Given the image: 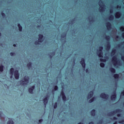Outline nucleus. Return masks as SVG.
<instances>
[{
  "label": "nucleus",
  "mask_w": 124,
  "mask_h": 124,
  "mask_svg": "<svg viewBox=\"0 0 124 124\" xmlns=\"http://www.w3.org/2000/svg\"><path fill=\"white\" fill-rule=\"evenodd\" d=\"M10 74H11V75H13V74H14V77L15 79H16V80H18L20 77L19 71H18V70H16L14 71V68H11L10 69Z\"/></svg>",
  "instance_id": "obj_1"
},
{
  "label": "nucleus",
  "mask_w": 124,
  "mask_h": 124,
  "mask_svg": "<svg viewBox=\"0 0 124 124\" xmlns=\"http://www.w3.org/2000/svg\"><path fill=\"white\" fill-rule=\"evenodd\" d=\"M121 112H122V109L120 108H117L114 111L109 112L108 114V116L109 117H111V116H113V115H115L116 113H121Z\"/></svg>",
  "instance_id": "obj_2"
},
{
  "label": "nucleus",
  "mask_w": 124,
  "mask_h": 124,
  "mask_svg": "<svg viewBox=\"0 0 124 124\" xmlns=\"http://www.w3.org/2000/svg\"><path fill=\"white\" fill-rule=\"evenodd\" d=\"M112 62L113 63V65L116 66L117 64H119L120 63V61H117V57L116 56H114L112 58Z\"/></svg>",
  "instance_id": "obj_3"
},
{
  "label": "nucleus",
  "mask_w": 124,
  "mask_h": 124,
  "mask_svg": "<svg viewBox=\"0 0 124 124\" xmlns=\"http://www.w3.org/2000/svg\"><path fill=\"white\" fill-rule=\"evenodd\" d=\"M100 96L101 98H103V99L107 100L109 98V95L106 94L104 93H101Z\"/></svg>",
  "instance_id": "obj_4"
},
{
  "label": "nucleus",
  "mask_w": 124,
  "mask_h": 124,
  "mask_svg": "<svg viewBox=\"0 0 124 124\" xmlns=\"http://www.w3.org/2000/svg\"><path fill=\"white\" fill-rule=\"evenodd\" d=\"M38 42H39L40 43H42V42L43 41H44V39H43V37H44V36H43V34H39L38 35Z\"/></svg>",
  "instance_id": "obj_5"
},
{
  "label": "nucleus",
  "mask_w": 124,
  "mask_h": 124,
  "mask_svg": "<svg viewBox=\"0 0 124 124\" xmlns=\"http://www.w3.org/2000/svg\"><path fill=\"white\" fill-rule=\"evenodd\" d=\"M48 99H49V95H46L45 98L43 99L44 104L46 107V105H47V104L48 103Z\"/></svg>",
  "instance_id": "obj_6"
},
{
  "label": "nucleus",
  "mask_w": 124,
  "mask_h": 124,
  "mask_svg": "<svg viewBox=\"0 0 124 124\" xmlns=\"http://www.w3.org/2000/svg\"><path fill=\"white\" fill-rule=\"evenodd\" d=\"M22 81H21V82H22L21 83V85H28V83H29V78H24Z\"/></svg>",
  "instance_id": "obj_7"
},
{
  "label": "nucleus",
  "mask_w": 124,
  "mask_h": 124,
  "mask_svg": "<svg viewBox=\"0 0 124 124\" xmlns=\"http://www.w3.org/2000/svg\"><path fill=\"white\" fill-rule=\"evenodd\" d=\"M80 64L82 65L83 69L86 68V63L85 62V58H82L81 61L80 62Z\"/></svg>",
  "instance_id": "obj_8"
},
{
  "label": "nucleus",
  "mask_w": 124,
  "mask_h": 124,
  "mask_svg": "<svg viewBox=\"0 0 124 124\" xmlns=\"http://www.w3.org/2000/svg\"><path fill=\"white\" fill-rule=\"evenodd\" d=\"M113 94L110 96V99L111 100H116L117 98V93H116V91H113Z\"/></svg>",
  "instance_id": "obj_9"
},
{
  "label": "nucleus",
  "mask_w": 124,
  "mask_h": 124,
  "mask_svg": "<svg viewBox=\"0 0 124 124\" xmlns=\"http://www.w3.org/2000/svg\"><path fill=\"white\" fill-rule=\"evenodd\" d=\"M61 95H62V99L63 101H66V96H65V94L64 93V92L63 91H61Z\"/></svg>",
  "instance_id": "obj_10"
},
{
  "label": "nucleus",
  "mask_w": 124,
  "mask_h": 124,
  "mask_svg": "<svg viewBox=\"0 0 124 124\" xmlns=\"http://www.w3.org/2000/svg\"><path fill=\"white\" fill-rule=\"evenodd\" d=\"M99 5L100 6V8L99 9V12H104V11H105V10H104V7H103L104 6V5L99 4Z\"/></svg>",
  "instance_id": "obj_11"
},
{
  "label": "nucleus",
  "mask_w": 124,
  "mask_h": 124,
  "mask_svg": "<svg viewBox=\"0 0 124 124\" xmlns=\"http://www.w3.org/2000/svg\"><path fill=\"white\" fill-rule=\"evenodd\" d=\"M93 91H90L88 94L87 96V99H90L91 98H92V97H93Z\"/></svg>",
  "instance_id": "obj_12"
},
{
  "label": "nucleus",
  "mask_w": 124,
  "mask_h": 124,
  "mask_svg": "<svg viewBox=\"0 0 124 124\" xmlns=\"http://www.w3.org/2000/svg\"><path fill=\"white\" fill-rule=\"evenodd\" d=\"M35 88V86L33 85L31 88H29L28 91L30 93H33V90Z\"/></svg>",
  "instance_id": "obj_13"
},
{
  "label": "nucleus",
  "mask_w": 124,
  "mask_h": 124,
  "mask_svg": "<svg viewBox=\"0 0 124 124\" xmlns=\"http://www.w3.org/2000/svg\"><path fill=\"white\" fill-rule=\"evenodd\" d=\"M121 16H122V13L120 12H117L115 14V17L116 19H119L121 18Z\"/></svg>",
  "instance_id": "obj_14"
},
{
  "label": "nucleus",
  "mask_w": 124,
  "mask_h": 124,
  "mask_svg": "<svg viewBox=\"0 0 124 124\" xmlns=\"http://www.w3.org/2000/svg\"><path fill=\"white\" fill-rule=\"evenodd\" d=\"M111 48V45L110 44V42H107V46H106V49L107 51H109Z\"/></svg>",
  "instance_id": "obj_15"
},
{
  "label": "nucleus",
  "mask_w": 124,
  "mask_h": 124,
  "mask_svg": "<svg viewBox=\"0 0 124 124\" xmlns=\"http://www.w3.org/2000/svg\"><path fill=\"white\" fill-rule=\"evenodd\" d=\"M106 27L107 28V29L108 30H110V29H111V27H112V25L111 24V23L108 22L106 24Z\"/></svg>",
  "instance_id": "obj_16"
},
{
  "label": "nucleus",
  "mask_w": 124,
  "mask_h": 124,
  "mask_svg": "<svg viewBox=\"0 0 124 124\" xmlns=\"http://www.w3.org/2000/svg\"><path fill=\"white\" fill-rule=\"evenodd\" d=\"M91 115L92 117H94L95 116V109H93L91 110Z\"/></svg>",
  "instance_id": "obj_17"
},
{
  "label": "nucleus",
  "mask_w": 124,
  "mask_h": 124,
  "mask_svg": "<svg viewBox=\"0 0 124 124\" xmlns=\"http://www.w3.org/2000/svg\"><path fill=\"white\" fill-rule=\"evenodd\" d=\"M17 27L18 28V30L19 31H23V27H22V26H21V24H20V23H18L17 24Z\"/></svg>",
  "instance_id": "obj_18"
},
{
  "label": "nucleus",
  "mask_w": 124,
  "mask_h": 124,
  "mask_svg": "<svg viewBox=\"0 0 124 124\" xmlns=\"http://www.w3.org/2000/svg\"><path fill=\"white\" fill-rule=\"evenodd\" d=\"M109 71L111 73H116V69L113 67L109 68Z\"/></svg>",
  "instance_id": "obj_19"
},
{
  "label": "nucleus",
  "mask_w": 124,
  "mask_h": 124,
  "mask_svg": "<svg viewBox=\"0 0 124 124\" xmlns=\"http://www.w3.org/2000/svg\"><path fill=\"white\" fill-rule=\"evenodd\" d=\"M32 64V63H31V62H29V63H27V66L30 69V68H31Z\"/></svg>",
  "instance_id": "obj_20"
},
{
  "label": "nucleus",
  "mask_w": 124,
  "mask_h": 124,
  "mask_svg": "<svg viewBox=\"0 0 124 124\" xmlns=\"http://www.w3.org/2000/svg\"><path fill=\"white\" fill-rule=\"evenodd\" d=\"M94 100H95V97H93L91 99H90L89 100V103H92V102H93V101H94Z\"/></svg>",
  "instance_id": "obj_21"
},
{
  "label": "nucleus",
  "mask_w": 124,
  "mask_h": 124,
  "mask_svg": "<svg viewBox=\"0 0 124 124\" xmlns=\"http://www.w3.org/2000/svg\"><path fill=\"white\" fill-rule=\"evenodd\" d=\"M113 77L115 79H119L120 78V75L118 74H115L113 75Z\"/></svg>",
  "instance_id": "obj_22"
},
{
  "label": "nucleus",
  "mask_w": 124,
  "mask_h": 124,
  "mask_svg": "<svg viewBox=\"0 0 124 124\" xmlns=\"http://www.w3.org/2000/svg\"><path fill=\"white\" fill-rule=\"evenodd\" d=\"M99 58H103V52H99L98 53Z\"/></svg>",
  "instance_id": "obj_23"
},
{
  "label": "nucleus",
  "mask_w": 124,
  "mask_h": 124,
  "mask_svg": "<svg viewBox=\"0 0 124 124\" xmlns=\"http://www.w3.org/2000/svg\"><path fill=\"white\" fill-rule=\"evenodd\" d=\"M7 124H14V122L12 119H10L7 123Z\"/></svg>",
  "instance_id": "obj_24"
},
{
  "label": "nucleus",
  "mask_w": 124,
  "mask_h": 124,
  "mask_svg": "<svg viewBox=\"0 0 124 124\" xmlns=\"http://www.w3.org/2000/svg\"><path fill=\"white\" fill-rule=\"evenodd\" d=\"M105 39L108 41V42H109L110 41V36L109 35H107L105 37Z\"/></svg>",
  "instance_id": "obj_25"
},
{
  "label": "nucleus",
  "mask_w": 124,
  "mask_h": 124,
  "mask_svg": "<svg viewBox=\"0 0 124 124\" xmlns=\"http://www.w3.org/2000/svg\"><path fill=\"white\" fill-rule=\"evenodd\" d=\"M51 55H50L49 56V57L50 58V59H52L53 56H55V51H53L51 53Z\"/></svg>",
  "instance_id": "obj_26"
},
{
  "label": "nucleus",
  "mask_w": 124,
  "mask_h": 124,
  "mask_svg": "<svg viewBox=\"0 0 124 124\" xmlns=\"http://www.w3.org/2000/svg\"><path fill=\"white\" fill-rule=\"evenodd\" d=\"M66 37V33H63L61 35V38H64Z\"/></svg>",
  "instance_id": "obj_27"
},
{
  "label": "nucleus",
  "mask_w": 124,
  "mask_h": 124,
  "mask_svg": "<svg viewBox=\"0 0 124 124\" xmlns=\"http://www.w3.org/2000/svg\"><path fill=\"white\" fill-rule=\"evenodd\" d=\"M3 65H1L0 66V72H2V71H3Z\"/></svg>",
  "instance_id": "obj_28"
},
{
  "label": "nucleus",
  "mask_w": 124,
  "mask_h": 124,
  "mask_svg": "<svg viewBox=\"0 0 124 124\" xmlns=\"http://www.w3.org/2000/svg\"><path fill=\"white\" fill-rule=\"evenodd\" d=\"M102 50H103V46H99V52H103Z\"/></svg>",
  "instance_id": "obj_29"
},
{
  "label": "nucleus",
  "mask_w": 124,
  "mask_h": 124,
  "mask_svg": "<svg viewBox=\"0 0 124 124\" xmlns=\"http://www.w3.org/2000/svg\"><path fill=\"white\" fill-rule=\"evenodd\" d=\"M113 19H114V16H113V15H110L109 17H108V19L111 20H113Z\"/></svg>",
  "instance_id": "obj_30"
},
{
  "label": "nucleus",
  "mask_w": 124,
  "mask_h": 124,
  "mask_svg": "<svg viewBox=\"0 0 124 124\" xmlns=\"http://www.w3.org/2000/svg\"><path fill=\"white\" fill-rule=\"evenodd\" d=\"M1 15L3 17V18H5L6 17L5 14H4L3 12H1Z\"/></svg>",
  "instance_id": "obj_31"
},
{
  "label": "nucleus",
  "mask_w": 124,
  "mask_h": 124,
  "mask_svg": "<svg viewBox=\"0 0 124 124\" xmlns=\"http://www.w3.org/2000/svg\"><path fill=\"white\" fill-rule=\"evenodd\" d=\"M100 66L101 67H104L105 66V64H104V63H103V62L100 63Z\"/></svg>",
  "instance_id": "obj_32"
},
{
  "label": "nucleus",
  "mask_w": 124,
  "mask_h": 124,
  "mask_svg": "<svg viewBox=\"0 0 124 124\" xmlns=\"http://www.w3.org/2000/svg\"><path fill=\"white\" fill-rule=\"evenodd\" d=\"M116 53V49H112L111 51V55H115Z\"/></svg>",
  "instance_id": "obj_33"
},
{
  "label": "nucleus",
  "mask_w": 124,
  "mask_h": 124,
  "mask_svg": "<svg viewBox=\"0 0 124 124\" xmlns=\"http://www.w3.org/2000/svg\"><path fill=\"white\" fill-rule=\"evenodd\" d=\"M57 107H58V103L55 102L54 103V109H56V108H57Z\"/></svg>",
  "instance_id": "obj_34"
},
{
  "label": "nucleus",
  "mask_w": 124,
  "mask_h": 124,
  "mask_svg": "<svg viewBox=\"0 0 124 124\" xmlns=\"http://www.w3.org/2000/svg\"><path fill=\"white\" fill-rule=\"evenodd\" d=\"M120 31H124V26L121 27L120 28Z\"/></svg>",
  "instance_id": "obj_35"
},
{
  "label": "nucleus",
  "mask_w": 124,
  "mask_h": 124,
  "mask_svg": "<svg viewBox=\"0 0 124 124\" xmlns=\"http://www.w3.org/2000/svg\"><path fill=\"white\" fill-rule=\"evenodd\" d=\"M100 62H106V60L105 59L102 58H100Z\"/></svg>",
  "instance_id": "obj_36"
},
{
  "label": "nucleus",
  "mask_w": 124,
  "mask_h": 124,
  "mask_svg": "<svg viewBox=\"0 0 124 124\" xmlns=\"http://www.w3.org/2000/svg\"><path fill=\"white\" fill-rule=\"evenodd\" d=\"M54 91H58V89H59V87H58V86L55 85V86H54Z\"/></svg>",
  "instance_id": "obj_37"
},
{
  "label": "nucleus",
  "mask_w": 124,
  "mask_h": 124,
  "mask_svg": "<svg viewBox=\"0 0 124 124\" xmlns=\"http://www.w3.org/2000/svg\"><path fill=\"white\" fill-rule=\"evenodd\" d=\"M10 55L12 56L13 57V56H15V52H11L10 53Z\"/></svg>",
  "instance_id": "obj_38"
},
{
  "label": "nucleus",
  "mask_w": 124,
  "mask_h": 124,
  "mask_svg": "<svg viewBox=\"0 0 124 124\" xmlns=\"http://www.w3.org/2000/svg\"><path fill=\"white\" fill-rule=\"evenodd\" d=\"M118 123H119V124H124V120H122L119 121Z\"/></svg>",
  "instance_id": "obj_39"
},
{
  "label": "nucleus",
  "mask_w": 124,
  "mask_h": 124,
  "mask_svg": "<svg viewBox=\"0 0 124 124\" xmlns=\"http://www.w3.org/2000/svg\"><path fill=\"white\" fill-rule=\"evenodd\" d=\"M38 44H39V42H38V41H35V45H38Z\"/></svg>",
  "instance_id": "obj_40"
},
{
  "label": "nucleus",
  "mask_w": 124,
  "mask_h": 124,
  "mask_svg": "<svg viewBox=\"0 0 124 124\" xmlns=\"http://www.w3.org/2000/svg\"><path fill=\"white\" fill-rule=\"evenodd\" d=\"M42 122H43V119L39 120V123H40V124L42 123Z\"/></svg>",
  "instance_id": "obj_41"
},
{
  "label": "nucleus",
  "mask_w": 124,
  "mask_h": 124,
  "mask_svg": "<svg viewBox=\"0 0 124 124\" xmlns=\"http://www.w3.org/2000/svg\"><path fill=\"white\" fill-rule=\"evenodd\" d=\"M122 116V114L121 113L117 114V117H121Z\"/></svg>",
  "instance_id": "obj_42"
},
{
  "label": "nucleus",
  "mask_w": 124,
  "mask_h": 124,
  "mask_svg": "<svg viewBox=\"0 0 124 124\" xmlns=\"http://www.w3.org/2000/svg\"><path fill=\"white\" fill-rule=\"evenodd\" d=\"M86 73H89V69H86L85 70Z\"/></svg>",
  "instance_id": "obj_43"
},
{
  "label": "nucleus",
  "mask_w": 124,
  "mask_h": 124,
  "mask_svg": "<svg viewBox=\"0 0 124 124\" xmlns=\"http://www.w3.org/2000/svg\"><path fill=\"white\" fill-rule=\"evenodd\" d=\"M113 120H118V118L117 117H114L113 118Z\"/></svg>",
  "instance_id": "obj_44"
},
{
  "label": "nucleus",
  "mask_w": 124,
  "mask_h": 124,
  "mask_svg": "<svg viewBox=\"0 0 124 124\" xmlns=\"http://www.w3.org/2000/svg\"><path fill=\"white\" fill-rule=\"evenodd\" d=\"M109 12H110V13H111V14L113 13V10H112V9H110V10H109Z\"/></svg>",
  "instance_id": "obj_45"
},
{
  "label": "nucleus",
  "mask_w": 124,
  "mask_h": 124,
  "mask_svg": "<svg viewBox=\"0 0 124 124\" xmlns=\"http://www.w3.org/2000/svg\"><path fill=\"white\" fill-rule=\"evenodd\" d=\"M73 22H74V19H72V20L70 21L71 24H73Z\"/></svg>",
  "instance_id": "obj_46"
},
{
  "label": "nucleus",
  "mask_w": 124,
  "mask_h": 124,
  "mask_svg": "<svg viewBox=\"0 0 124 124\" xmlns=\"http://www.w3.org/2000/svg\"><path fill=\"white\" fill-rule=\"evenodd\" d=\"M88 124H94V123L93 122H89Z\"/></svg>",
  "instance_id": "obj_47"
},
{
  "label": "nucleus",
  "mask_w": 124,
  "mask_h": 124,
  "mask_svg": "<svg viewBox=\"0 0 124 124\" xmlns=\"http://www.w3.org/2000/svg\"><path fill=\"white\" fill-rule=\"evenodd\" d=\"M122 37H123V38H124V32H123L122 34Z\"/></svg>",
  "instance_id": "obj_48"
},
{
  "label": "nucleus",
  "mask_w": 124,
  "mask_h": 124,
  "mask_svg": "<svg viewBox=\"0 0 124 124\" xmlns=\"http://www.w3.org/2000/svg\"><path fill=\"white\" fill-rule=\"evenodd\" d=\"M10 78L11 79H12V78H13V75H11V76H10Z\"/></svg>",
  "instance_id": "obj_49"
},
{
  "label": "nucleus",
  "mask_w": 124,
  "mask_h": 124,
  "mask_svg": "<svg viewBox=\"0 0 124 124\" xmlns=\"http://www.w3.org/2000/svg\"><path fill=\"white\" fill-rule=\"evenodd\" d=\"M118 122L117 121H115V122L113 123V124H117Z\"/></svg>",
  "instance_id": "obj_50"
},
{
  "label": "nucleus",
  "mask_w": 124,
  "mask_h": 124,
  "mask_svg": "<svg viewBox=\"0 0 124 124\" xmlns=\"http://www.w3.org/2000/svg\"><path fill=\"white\" fill-rule=\"evenodd\" d=\"M117 8H121V6L117 5Z\"/></svg>",
  "instance_id": "obj_51"
},
{
  "label": "nucleus",
  "mask_w": 124,
  "mask_h": 124,
  "mask_svg": "<svg viewBox=\"0 0 124 124\" xmlns=\"http://www.w3.org/2000/svg\"><path fill=\"white\" fill-rule=\"evenodd\" d=\"M100 2H101V3H102V4H103V1H102V0H100Z\"/></svg>",
  "instance_id": "obj_52"
},
{
  "label": "nucleus",
  "mask_w": 124,
  "mask_h": 124,
  "mask_svg": "<svg viewBox=\"0 0 124 124\" xmlns=\"http://www.w3.org/2000/svg\"><path fill=\"white\" fill-rule=\"evenodd\" d=\"M13 46H14V47H16V44H14Z\"/></svg>",
  "instance_id": "obj_53"
},
{
  "label": "nucleus",
  "mask_w": 124,
  "mask_h": 124,
  "mask_svg": "<svg viewBox=\"0 0 124 124\" xmlns=\"http://www.w3.org/2000/svg\"><path fill=\"white\" fill-rule=\"evenodd\" d=\"M120 46H121V45H120V44H118V47H120Z\"/></svg>",
  "instance_id": "obj_54"
},
{
  "label": "nucleus",
  "mask_w": 124,
  "mask_h": 124,
  "mask_svg": "<svg viewBox=\"0 0 124 124\" xmlns=\"http://www.w3.org/2000/svg\"><path fill=\"white\" fill-rule=\"evenodd\" d=\"M116 38H119V36L118 35H117V36H116Z\"/></svg>",
  "instance_id": "obj_55"
},
{
  "label": "nucleus",
  "mask_w": 124,
  "mask_h": 124,
  "mask_svg": "<svg viewBox=\"0 0 124 124\" xmlns=\"http://www.w3.org/2000/svg\"><path fill=\"white\" fill-rule=\"evenodd\" d=\"M1 36V33L0 32V37Z\"/></svg>",
  "instance_id": "obj_56"
},
{
  "label": "nucleus",
  "mask_w": 124,
  "mask_h": 124,
  "mask_svg": "<svg viewBox=\"0 0 124 124\" xmlns=\"http://www.w3.org/2000/svg\"><path fill=\"white\" fill-rule=\"evenodd\" d=\"M92 21H93V20H90V22H92Z\"/></svg>",
  "instance_id": "obj_57"
},
{
  "label": "nucleus",
  "mask_w": 124,
  "mask_h": 124,
  "mask_svg": "<svg viewBox=\"0 0 124 124\" xmlns=\"http://www.w3.org/2000/svg\"><path fill=\"white\" fill-rule=\"evenodd\" d=\"M74 63H75V61H74Z\"/></svg>",
  "instance_id": "obj_58"
}]
</instances>
